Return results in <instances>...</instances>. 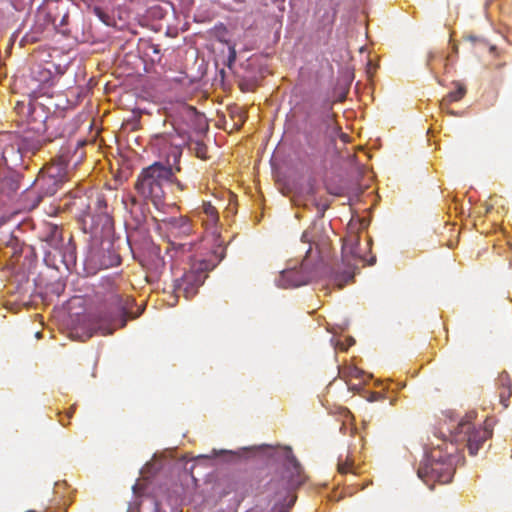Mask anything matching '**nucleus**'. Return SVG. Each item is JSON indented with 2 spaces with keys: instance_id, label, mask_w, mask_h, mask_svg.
Masks as SVG:
<instances>
[{
  "instance_id": "12",
  "label": "nucleus",
  "mask_w": 512,
  "mask_h": 512,
  "mask_svg": "<svg viewBox=\"0 0 512 512\" xmlns=\"http://www.w3.org/2000/svg\"><path fill=\"white\" fill-rule=\"evenodd\" d=\"M115 300L117 302L116 314L110 316L107 325L99 323L97 326L103 335L112 334L117 327H124L127 321L126 317L130 314L128 308L131 300L129 298H126L124 303L118 296L115 297Z\"/></svg>"
},
{
  "instance_id": "15",
  "label": "nucleus",
  "mask_w": 512,
  "mask_h": 512,
  "mask_svg": "<svg viewBox=\"0 0 512 512\" xmlns=\"http://www.w3.org/2000/svg\"><path fill=\"white\" fill-rule=\"evenodd\" d=\"M22 177L15 172H10L0 178V193L5 196H12L20 189Z\"/></svg>"
},
{
  "instance_id": "29",
  "label": "nucleus",
  "mask_w": 512,
  "mask_h": 512,
  "mask_svg": "<svg viewBox=\"0 0 512 512\" xmlns=\"http://www.w3.org/2000/svg\"><path fill=\"white\" fill-rule=\"evenodd\" d=\"M175 169L173 168V171ZM170 183H173L180 191H183L185 189V186L184 184L178 180L177 178H175V176L173 175L172 176V180H169Z\"/></svg>"
},
{
  "instance_id": "20",
  "label": "nucleus",
  "mask_w": 512,
  "mask_h": 512,
  "mask_svg": "<svg viewBox=\"0 0 512 512\" xmlns=\"http://www.w3.org/2000/svg\"><path fill=\"white\" fill-rule=\"evenodd\" d=\"M202 213L205 215L203 222L206 226L212 227L219 221V214L217 209L210 202H203Z\"/></svg>"
},
{
  "instance_id": "40",
  "label": "nucleus",
  "mask_w": 512,
  "mask_h": 512,
  "mask_svg": "<svg viewBox=\"0 0 512 512\" xmlns=\"http://www.w3.org/2000/svg\"><path fill=\"white\" fill-rule=\"evenodd\" d=\"M53 24H54L55 26L57 25V24H56V19H55V18L53 19Z\"/></svg>"
},
{
  "instance_id": "38",
  "label": "nucleus",
  "mask_w": 512,
  "mask_h": 512,
  "mask_svg": "<svg viewBox=\"0 0 512 512\" xmlns=\"http://www.w3.org/2000/svg\"><path fill=\"white\" fill-rule=\"evenodd\" d=\"M158 140L160 142H162L163 144H166V142L168 141V139L166 137H159Z\"/></svg>"
},
{
  "instance_id": "6",
  "label": "nucleus",
  "mask_w": 512,
  "mask_h": 512,
  "mask_svg": "<svg viewBox=\"0 0 512 512\" xmlns=\"http://www.w3.org/2000/svg\"><path fill=\"white\" fill-rule=\"evenodd\" d=\"M212 268L213 266L206 260L193 262L188 270H185L180 277H176L173 281L176 297L183 295L186 299L193 298Z\"/></svg>"
},
{
  "instance_id": "19",
  "label": "nucleus",
  "mask_w": 512,
  "mask_h": 512,
  "mask_svg": "<svg viewBox=\"0 0 512 512\" xmlns=\"http://www.w3.org/2000/svg\"><path fill=\"white\" fill-rule=\"evenodd\" d=\"M123 205L127 211H129L132 215H135V218L138 223H140L144 219V214L142 212V204L140 201L131 194H128L122 200Z\"/></svg>"
},
{
  "instance_id": "4",
  "label": "nucleus",
  "mask_w": 512,
  "mask_h": 512,
  "mask_svg": "<svg viewBox=\"0 0 512 512\" xmlns=\"http://www.w3.org/2000/svg\"><path fill=\"white\" fill-rule=\"evenodd\" d=\"M40 239L45 242V261H52L59 269L57 262L64 265L67 270L76 265V246L70 235L67 242L64 239L63 229L56 224L48 223L41 232Z\"/></svg>"
},
{
  "instance_id": "23",
  "label": "nucleus",
  "mask_w": 512,
  "mask_h": 512,
  "mask_svg": "<svg viewBox=\"0 0 512 512\" xmlns=\"http://www.w3.org/2000/svg\"><path fill=\"white\" fill-rule=\"evenodd\" d=\"M294 503H295V497L290 499L288 503L279 501V502L275 503L272 510H273V512H290V509L294 505Z\"/></svg>"
},
{
  "instance_id": "9",
  "label": "nucleus",
  "mask_w": 512,
  "mask_h": 512,
  "mask_svg": "<svg viewBox=\"0 0 512 512\" xmlns=\"http://www.w3.org/2000/svg\"><path fill=\"white\" fill-rule=\"evenodd\" d=\"M82 218L84 223L90 219L91 226L94 228L100 225L107 227L111 224V217L107 212V201L103 194H97L95 198L90 199L87 209L82 213Z\"/></svg>"
},
{
  "instance_id": "36",
  "label": "nucleus",
  "mask_w": 512,
  "mask_h": 512,
  "mask_svg": "<svg viewBox=\"0 0 512 512\" xmlns=\"http://www.w3.org/2000/svg\"><path fill=\"white\" fill-rule=\"evenodd\" d=\"M75 408L71 407L70 410L67 412V418H71L74 413Z\"/></svg>"
},
{
  "instance_id": "35",
  "label": "nucleus",
  "mask_w": 512,
  "mask_h": 512,
  "mask_svg": "<svg viewBox=\"0 0 512 512\" xmlns=\"http://www.w3.org/2000/svg\"><path fill=\"white\" fill-rule=\"evenodd\" d=\"M67 19H68V15H67V14L63 15V17H62V18H61V20H60L59 25H61V26H62V25H65V24H66V20H67Z\"/></svg>"
},
{
  "instance_id": "1",
  "label": "nucleus",
  "mask_w": 512,
  "mask_h": 512,
  "mask_svg": "<svg viewBox=\"0 0 512 512\" xmlns=\"http://www.w3.org/2000/svg\"><path fill=\"white\" fill-rule=\"evenodd\" d=\"M182 155V149L179 145L171 144L166 154L168 166L160 162L144 168L139 174L134 185L135 190L146 200H150L156 207L161 205L165 198L164 185L172 180L173 167L176 172H180L179 161Z\"/></svg>"
},
{
  "instance_id": "2",
  "label": "nucleus",
  "mask_w": 512,
  "mask_h": 512,
  "mask_svg": "<svg viewBox=\"0 0 512 512\" xmlns=\"http://www.w3.org/2000/svg\"><path fill=\"white\" fill-rule=\"evenodd\" d=\"M457 451L454 444L443 443L433 447L418 467V477L430 489L435 483L447 484L451 482L455 468L453 454Z\"/></svg>"
},
{
  "instance_id": "24",
  "label": "nucleus",
  "mask_w": 512,
  "mask_h": 512,
  "mask_svg": "<svg viewBox=\"0 0 512 512\" xmlns=\"http://www.w3.org/2000/svg\"><path fill=\"white\" fill-rule=\"evenodd\" d=\"M170 246L172 250H175L177 253L178 251L181 252H189L192 249L191 243H176V242H170Z\"/></svg>"
},
{
  "instance_id": "10",
  "label": "nucleus",
  "mask_w": 512,
  "mask_h": 512,
  "mask_svg": "<svg viewBox=\"0 0 512 512\" xmlns=\"http://www.w3.org/2000/svg\"><path fill=\"white\" fill-rule=\"evenodd\" d=\"M34 184L37 189L36 195L34 196L33 191L27 193V197L32 198V208L37 207L45 197L55 195L64 183L40 170Z\"/></svg>"
},
{
  "instance_id": "32",
  "label": "nucleus",
  "mask_w": 512,
  "mask_h": 512,
  "mask_svg": "<svg viewBox=\"0 0 512 512\" xmlns=\"http://www.w3.org/2000/svg\"><path fill=\"white\" fill-rule=\"evenodd\" d=\"M342 416L344 418V422L352 417L351 413L347 409L342 411Z\"/></svg>"
},
{
  "instance_id": "11",
  "label": "nucleus",
  "mask_w": 512,
  "mask_h": 512,
  "mask_svg": "<svg viewBox=\"0 0 512 512\" xmlns=\"http://www.w3.org/2000/svg\"><path fill=\"white\" fill-rule=\"evenodd\" d=\"M158 227L173 238L189 236L193 231V226L186 216L163 218L159 221Z\"/></svg>"
},
{
  "instance_id": "8",
  "label": "nucleus",
  "mask_w": 512,
  "mask_h": 512,
  "mask_svg": "<svg viewBox=\"0 0 512 512\" xmlns=\"http://www.w3.org/2000/svg\"><path fill=\"white\" fill-rule=\"evenodd\" d=\"M313 276V271L308 268V263L304 260L299 268L294 267L281 271L276 283L277 286L284 289L295 288L309 283Z\"/></svg>"
},
{
  "instance_id": "25",
  "label": "nucleus",
  "mask_w": 512,
  "mask_h": 512,
  "mask_svg": "<svg viewBox=\"0 0 512 512\" xmlns=\"http://www.w3.org/2000/svg\"><path fill=\"white\" fill-rule=\"evenodd\" d=\"M335 114L331 111H328L324 117L323 122L326 124L327 128H333L334 130L339 129V127H336L335 125Z\"/></svg>"
},
{
  "instance_id": "30",
  "label": "nucleus",
  "mask_w": 512,
  "mask_h": 512,
  "mask_svg": "<svg viewBox=\"0 0 512 512\" xmlns=\"http://www.w3.org/2000/svg\"><path fill=\"white\" fill-rule=\"evenodd\" d=\"M238 118H239L238 121L235 122V124H234V127L236 129H240L241 126L243 125L244 121H245V118H244V116L242 114H239Z\"/></svg>"
},
{
  "instance_id": "27",
  "label": "nucleus",
  "mask_w": 512,
  "mask_h": 512,
  "mask_svg": "<svg viewBox=\"0 0 512 512\" xmlns=\"http://www.w3.org/2000/svg\"><path fill=\"white\" fill-rule=\"evenodd\" d=\"M437 57V53L430 51L426 58V67L433 73L432 61Z\"/></svg>"
},
{
  "instance_id": "34",
  "label": "nucleus",
  "mask_w": 512,
  "mask_h": 512,
  "mask_svg": "<svg viewBox=\"0 0 512 512\" xmlns=\"http://www.w3.org/2000/svg\"><path fill=\"white\" fill-rule=\"evenodd\" d=\"M151 49H152V50H153V52H154V53H156V54H159V53H160L159 45L152 44V45H151Z\"/></svg>"
},
{
  "instance_id": "26",
  "label": "nucleus",
  "mask_w": 512,
  "mask_h": 512,
  "mask_svg": "<svg viewBox=\"0 0 512 512\" xmlns=\"http://www.w3.org/2000/svg\"><path fill=\"white\" fill-rule=\"evenodd\" d=\"M353 277H354V276H353L352 274H350V273H345V274L343 275V277H342V278H340V277H336V278H335V283H336V285L341 289V288H343V287L345 286V284H346L348 281L352 280V279H353Z\"/></svg>"
},
{
  "instance_id": "14",
  "label": "nucleus",
  "mask_w": 512,
  "mask_h": 512,
  "mask_svg": "<svg viewBox=\"0 0 512 512\" xmlns=\"http://www.w3.org/2000/svg\"><path fill=\"white\" fill-rule=\"evenodd\" d=\"M53 64H37L33 66L31 69V77L32 79L39 83V85H53L55 79L58 77L55 75L51 68H53Z\"/></svg>"
},
{
  "instance_id": "33",
  "label": "nucleus",
  "mask_w": 512,
  "mask_h": 512,
  "mask_svg": "<svg viewBox=\"0 0 512 512\" xmlns=\"http://www.w3.org/2000/svg\"><path fill=\"white\" fill-rule=\"evenodd\" d=\"M236 58V52H235V49L234 48H230V56H229V59L231 61H234Z\"/></svg>"
},
{
  "instance_id": "7",
  "label": "nucleus",
  "mask_w": 512,
  "mask_h": 512,
  "mask_svg": "<svg viewBox=\"0 0 512 512\" xmlns=\"http://www.w3.org/2000/svg\"><path fill=\"white\" fill-rule=\"evenodd\" d=\"M472 417V415H467L458 423L453 437L455 441L466 442L469 453L475 455L482 444L492 436V428L487 424L484 427L473 428Z\"/></svg>"
},
{
  "instance_id": "22",
  "label": "nucleus",
  "mask_w": 512,
  "mask_h": 512,
  "mask_svg": "<svg viewBox=\"0 0 512 512\" xmlns=\"http://www.w3.org/2000/svg\"><path fill=\"white\" fill-rule=\"evenodd\" d=\"M360 244L359 236L358 235H351L347 239H345L343 250L347 251L349 249V253L353 257H359L360 254L358 252V246Z\"/></svg>"
},
{
  "instance_id": "37",
  "label": "nucleus",
  "mask_w": 512,
  "mask_h": 512,
  "mask_svg": "<svg viewBox=\"0 0 512 512\" xmlns=\"http://www.w3.org/2000/svg\"><path fill=\"white\" fill-rule=\"evenodd\" d=\"M340 137H341V139H342L344 142L348 141V135H347V134H345V133H341V136H340Z\"/></svg>"
},
{
  "instance_id": "28",
  "label": "nucleus",
  "mask_w": 512,
  "mask_h": 512,
  "mask_svg": "<svg viewBox=\"0 0 512 512\" xmlns=\"http://www.w3.org/2000/svg\"><path fill=\"white\" fill-rule=\"evenodd\" d=\"M466 39H467L468 41H470V42L474 43V44L478 43V44H480V45H482V46H484V47H486V46H487V43H486L483 39H481V38H479V37H477V36H474V35H468V36H466Z\"/></svg>"
},
{
  "instance_id": "18",
  "label": "nucleus",
  "mask_w": 512,
  "mask_h": 512,
  "mask_svg": "<svg viewBox=\"0 0 512 512\" xmlns=\"http://www.w3.org/2000/svg\"><path fill=\"white\" fill-rule=\"evenodd\" d=\"M337 471L344 475L347 473H356V466L354 464L353 452L349 449L343 454H340L337 462Z\"/></svg>"
},
{
  "instance_id": "3",
  "label": "nucleus",
  "mask_w": 512,
  "mask_h": 512,
  "mask_svg": "<svg viewBox=\"0 0 512 512\" xmlns=\"http://www.w3.org/2000/svg\"><path fill=\"white\" fill-rule=\"evenodd\" d=\"M306 481V475L290 447L283 449V464L271 476L265 485L270 496L280 497L284 502L288 497L296 498L292 492Z\"/></svg>"
},
{
  "instance_id": "39",
  "label": "nucleus",
  "mask_w": 512,
  "mask_h": 512,
  "mask_svg": "<svg viewBox=\"0 0 512 512\" xmlns=\"http://www.w3.org/2000/svg\"><path fill=\"white\" fill-rule=\"evenodd\" d=\"M376 262V258L372 257L370 261L368 262L369 265H373Z\"/></svg>"
},
{
  "instance_id": "31",
  "label": "nucleus",
  "mask_w": 512,
  "mask_h": 512,
  "mask_svg": "<svg viewBox=\"0 0 512 512\" xmlns=\"http://www.w3.org/2000/svg\"><path fill=\"white\" fill-rule=\"evenodd\" d=\"M301 239H302L303 242L310 243L311 242L310 231H308V230L304 231V233L302 234Z\"/></svg>"
},
{
  "instance_id": "21",
  "label": "nucleus",
  "mask_w": 512,
  "mask_h": 512,
  "mask_svg": "<svg viewBox=\"0 0 512 512\" xmlns=\"http://www.w3.org/2000/svg\"><path fill=\"white\" fill-rule=\"evenodd\" d=\"M453 84L456 87L455 91H451L446 95V97L442 100V105L457 102L465 96L466 87L460 82H454Z\"/></svg>"
},
{
  "instance_id": "16",
  "label": "nucleus",
  "mask_w": 512,
  "mask_h": 512,
  "mask_svg": "<svg viewBox=\"0 0 512 512\" xmlns=\"http://www.w3.org/2000/svg\"><path fill=\"white\" fill-rule=\"evenodd\" d=\"M143 266L153 273H161L165 267L163 257L160 255V248L152 246L144 259Z\"/></svg>"
},
{
  "instance_id": "17",
  "label": "nucleus",
  "mask_w": 512,
  "mask_h": 512,
  "mask_svg": "<svg viewBox=\"0 0 512 512\" xmlns=\"http://www.w3.org/2000/svg\"><path fill=\"white\" fill-rule=\"evenodd\" d=\"M500 402L504 408L509 406V399L512 395V382L507 372H502L497 378Z\"/></svg>"
},
{
  "instance_id": "5",
  "label": "nucleus",
  "mask_w": 512,
  "mask_h": 512,
  "mask_svg": "<svg viewBox=\"0 0 512 512\" xmlns=\"http://www.w3.org/2000/svg\"><path fill=\"white\" fill-rule=\"evenodd\" d=\"M47 115L42 105H31L28 109L27 125L29 131L36 135L35 139L29 140L28 136L23 137L21 148L35 153L45 143L52 141L50 136H44L46 133L49 121H52Z\"/></svg>"
},
{
  "instance_id": "13",
  "label": "nucleus",
  "mask_w": 512,
  "mask_h": 512,
  "mask_svg": "<svg viewBox=\"0 0 512 512\" xmlns=\"http://www.w3.org/2000/svg\"><path fill=\"white\" fill-rule=\"evenodd\" d=\"M70 161L69 150H62L59 155L51 160V162L45 165L41 170L56 178L62 183L68 180V164Z\"/></svg>"
}]
</instances>
